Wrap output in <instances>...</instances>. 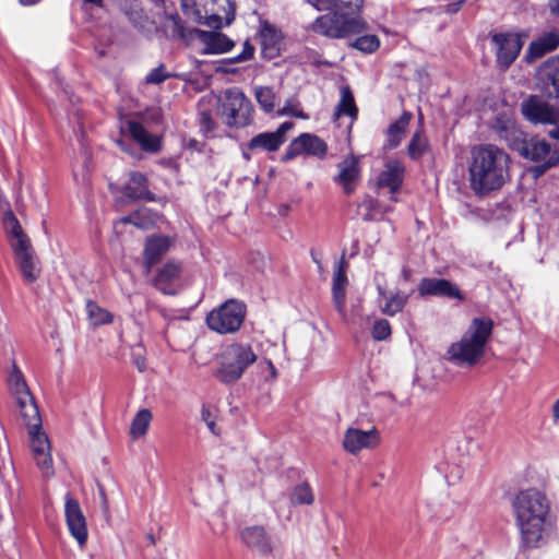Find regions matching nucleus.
Returning <instances> with one entry per match:
<instances>
[{
  "instance_id": "28",
  "label": "nucleus",
  "mask_w": 559,
  "mask_h": 559,
  "mask_svg": "<svg viewBox=\"0 0 559 559\" xmlns=\"http://www.w3.org/2000/svg\"><path fill=\"white\" fill-rule=\"evenodd\" d=\"M558 46L559 33L556 31L547 32L530 44L525 59L528 62L539 59L544 55L554 51Z\"/></svg>"
},
{
  "instance_id": "54",
  "label": "nucleus",
  "mask_w": 559,
  "mask_h": 559,
  "mask_svg": "<svg viewBox=\"0 0 559 559\" xmlns=\"http://www.w3.org/2000/svg\"><path fill=\"white\" fill-rule=\"evenodd\" d=\"M278 114H280L281 116L292 115V116H295V117H301V114H300V112H298V111H296V110H294V109H290V108H288V107H283V108L278 111Z\"/></svg>"
},
{
  "instance_id": "64",
  "label": "nucleus",
  "mask_w": 559,
  "mask_h": 559,
  "mask_svg": "<svg viewBox=\"0 0 559 559\" xmlns=\"http://www.w3.org/2000/svg\"><path fill=\"white\" fill-rule=\"evenodd\" d=\"M249 152H250V151L248 150V147H247L246 150H243V152H242V155H243V157H245L247 160H249V159L251 158V156H250V153H249Z\"/></svg>"
},
{
  "instance_id": "13",
  "label": "nucleus",
  "mask_w": 559,
  "mask_h": 559,
  "mask_svg": "<svg viewBox=\"0 0 559 559\" xmlns=\"http://www.w3.org/2000/svg\"><path fill=\"white\" fill-rule=\"evenodd\" d=\"M318 11H334L344 20H355L359 24V32L366 28L360 17L364 0H306Z\"/></svg>"
},
{
  "instance_id": "5",
  "label": "nucleus",
  "mask_w": 559,
  "mask_h": 559,
  "mask_svg": "<svg viewBox=\"0 0 559 559\" xmlns=\"http://www.w3.org/2000/svg\"><path fill=\"white\" fill-rule=\"evenodd\" d=\"M258 360V355L248 343L234 342L225 345L216 356L215 378L224 384L237 382L246 370Z\"/></svg>"
},
{
  "instance_id": "19",
  "label": "nucleus",
  "mask_w": 559,
  "mask_h": 559,
  "mask_svg": "<svg viewBox=\"0 0 559 559\" xmlns=\"http://www.w3.org/2000/svg\"><path fill=\"white\" fill-rule=\"evenodd\" d=\"M537 83L548 97L559 98V56L543 62L536 73Z\"/></svg>"
},
{
  "instance_id": "16",
  "label": "nucleus",
  "mask_w": 559,
  "mask_h": 559,
  "mask_svg": "<svg viewBox=\"0 0 559 559\" xmlns=\"http://www.w3.org/2000/svg\"><path fill=\"white\" fill-rule=\"evenodd\" d=\"M491 129L513 150L521 145L524 138V132L519 128L514 115L510 110L498 114L491 123Z\"/></svg>"
},
{
  "instance_id": "46",
  "label": "nucleus",
  "mask_w": 559,
  "mask_h": 559,
  "mask_svg": "<svg viewBox=\"0 0 559 559\" xmlns=\"http://www.w3.org/2000/svg\"><path fill=\"white\" fill-rule=\"evenodd\" d=\"M253 53H254L253 46L250 45L248 41H246L243 44L242 51L238 56H236L234 58L225 59V60H223V62L224 63H234V62L247 61L253 57Z\"/></svg>"
},
{
  "instance_id": "4",
  "label": "nucleus",
  "mask_w": 559,
  "mask_h": 559,
  "mask_svg": "<svg viewBox=\"0 0 559 559\" xmlns=\"http://www.w3.org/2000/svg\"><path fill=\"white\" fill-rule=\"evenodd\" d=\"M2 223L14 261L24 281L28 284L34 283L39 277L40 267L31 239L12 211L3 214Z\"/></svg>"
},
{
  "instance_id": "12",
  "label": "nucleus",
  "mask_w": 559,
  "mask_h": 559,
  "mask_svg": "<svg viewBox=\"0 0 559 559\" xmlns=\"http://www.w3.org/2000/svg\"><path fill=\"white\" fill-rule=\"evenodd\" d=\"M26 420L27 425L31 427L29 440L34 460L43 475L45 477H50L53 474L50 443L47 436L39 429L40 418L38 417L36 426L29 423V419Z\"/></svg>"
},
{
  "instance_id": "6",
  "label": "nucleus",
  "mask_w": 559,
  "mask_h": 559,
  "mask_svg": "<svg viewBox=\"0 0 559 559\" xmlns=\"http://www.w3.org/2000/svg\"><path fill=\"white\" fill-rule=\"evenodd\" d=\"M254 108L251 100L238 87L227 88L222 98V116L233 128H246L253 122Z\"/></svg>"
},
{
  "instance_id": "50",
  "label": "nucleus",
  "mask_w": 559,
  "mask_h": 559,
  "mask_svg": "<svg viewBox=\"0 0 559 559\" xmlns=\"http://www.w3.org/2000/svg\"><path fill=\"white\" fill-rule=\"evenodd\" d=\"M556 165H548V163H538V165L532 167L530 171L534 175L535 178L544 175L549 168L555 167Z\"/></svg>"
},
{
  "instance_id": "22",
  "label": "nucleus",
  "mask_w": 559,
  "mask_h": 559,
  "mask_svg": "<svg viewBox=\"0 0 559 559\" xmlns=\"http://www.w3.org/2000/svg\"><path fill=\"white\" fill-rule=\"evenodd\" d=\"M405 167L397 159H390L385 163L384 169L378 177V187L388 188L392 194L391 200L396 202L394 194L400 190L404 180Z\"/></svg>"
},
{
  "instance_id": "3",
  "label": "nucleus",
  "mask_w": 559,
  "mask_h": 559,
  "mask_svg": "<svg viewBox=\"0 0 559 559\" xmlns=\"http://www.w3.org/2000/svg\"><path fill=\"white\" fill-rule=\"evenodd\" d=\"M492 329L490 319L474 318L462 337L449 346L447 358L461 367L477 365L485 355Z\"/></svg>"
},
{
  "instance_id": "34",
  "label": "nucleus",
  "mask_w": 559,
  "mask_h": 559,
  "mask_svg": "<svg viewBox=\"0 0 559 559\" xmlns=\"http://www.w3.org/2000/svg\"><path fill=\"white\" fill-rule=\"evenodd\" d=\"M340 94L341 98L335 108L334 117L337 119L341 116H347L352 121L355 120L357 118L358 109L350 88L348 86H343Z\"/></svg>"
},
{
  "instance_id": "61",
  "label": "nucleus",
  "mask_w": 559,
  "mask_h": 559,
  "mask_svg": "<svg viewBox=\"0 0 559 559\" xmlns=\"http://www.w3.org/2000/svg\"><path fill=\"white\" fill-rule=\"evenodd\" d=\"M167 17H169L170 20H173V21H174V23H175L176 25L178 24V22H179V20H180V19H179V16H178L177 14H173V13L167 14Z\"/></svg>"
},
{
  "instance_id": "35",
  "label": "nucleus",
  "mask_w": 559,
  "mask_h": 559,
  "mask_svg": "<svg viewBox=\"0 0 559 559\" xmlns=\"http://www.w3.org/2000/svg\"><path fill=\"white\" fill-rule=\"evenodd\" d=\"M153 419V414L148 408L140 409L133 417L130 425V436L132 439H139L146 435Z\"/></svg>"
},
{
  "instance_id": "1",
  "label": "nucleus",
  "mask_w": 559,
  "mask_h": 559,
  "mask_svg": "<svg viewBox=\"0 0 559 559\" xmlns=\"http://www.w3.org/2000/svg\"><path fill=\"white\" fill-rule=\"evenodd\" d=\"M512 512L526 547L537 548L548 540L555 520L550 501L544 492L537 489L521 490L512 500Z\"/></svg>"
},
{
  "instance_id": "8",
  "label": "nucleus",
  "mask_w": 559,
  "mask_h": 559,
  "mask_svg": "<svg viewBox=\"0 0 559 559\" xmlns=\"http://www.w3.org/2000/svg\"><path fill=\"white\" fill-rule=\"evenodd\" d=\"M310 29L316 34L329 38H344L349 35L358 34L359 24L355 20H344L334 11L317 17L310 25Z\"/></svg>"
},
{
  "instance_id": "29",
  "label": "nucleus",
  "mask_w": 559,
  "mask_h": 559,
  "mask_svg": "<svg viewBox=\"0 0 559 559\" xmlns=\"http://www.w3.org/2000/svg\"><path fill=\"white\" fill-rule=\"evenodd\" d=\"M418 292L420 296L461 297L459 289L444 278H423Z\"/></svg>"
},
{
  "instance_id": "39",
  "label": "nucleus",
  "mask_w": 559,
  "mask_h": 559,
  "mask_svg": "<svg viewBox=\"0 0 559 559\" xmlns=\"http://www.w3.org/2000/svg\"><path fill=\"white\" fill-rule=\"evenodd\" d=\"M254 96L260 107L265 112H271L275 106V93L266 86H258L254 88Z\"/></svg>"
},
{
  "instance_id": "56",
  "label": "nucleus",
  "mask_w": 559,
  "mask_h": 559,
  "mask_svg": "<svg viewBox=\"0 0 559 559\" xmlns=\"http://www.w3.org/2000/svg\"><path fill=\"white\" fill-rule=\"evenodd\" d=\"M440 472H442L445 476V478L448 480L452 479V478H460V473H457L456 475H452V472H448L445 468H443L442 466L439 467Z\"/></svg>"
},
{
  "instance_id": "40",
  "label": "nucleus",
  "mask_w": 559,
  "mask_h": 559,
  "mask_svg": "<svg viewBox=\"0 0 559 559\" xmlns=\"http://www.w3.org/2000/svg\"><path fill=\"white\" fill-rule=\"evenodd\" d=\"M408 295L403 293H396L392 295L382 307V312L388 316H394L402 311L405 304L407 302Z\"/></svg>"
},
{
  "instance_id": "42",
  "label": "nucleus",
  "mask_w": 559,
  "mask_h": 559,
  "mask_svg": "<svg viewBox=\"0 0 559 559\" xmlns=\"http://www.w3.org/2000/svg\"><path fill=\"white\" fill-rule=\"evenodd\" d=\"M380 46V40L376 35H365L358 37L354 43L353 47L366 52L371 53L376 51Z\"/></svg>"
},
{
  "instance_id": "26",
  "label": "nucleus",
  "mask_w": 559,
  "mask_h": 559,
  "mask_svg": "<svg viewBox=\"0 0 559 559\" xmlns=\"http://www.w3.org/2000/svg\"><path fill=\"white\" fill-rule=\"evenodd\" d=\"M240 538L248 547L261 555H269L272 551L271 537L262 526L245 527L240 532Z\"/></svg>"
},
{
  "instance_id": "25",
  "label": "nucleus",
  "mask_w": 559,
  "mask_h": 559,
  "mask_svg": "<svg viewBox=\"0 0 559 559\" xmlns=\"http://www.w3.org/2000/svg\"><path fill=\"white\" fill-rule=\"evenodd\" d=\"M338 175L335 181L342 186L346 194H350L355 190V185L359 179L358 158L354 155L347 156L337 165Z\"/></svg>"
},
{
  "instance_id": "59",
  "label": "nucleus",
  "mask_w": 559,
  "mask_h": 559,
  "mask_svg": "<svg viewBox=\"0 0 559 559\" xmlns=\"http://www.w3.org/2000/svg\"><path fill=\"white\" fill-rule=\"evenodd\" d=\"M135 365L140 371H143L145 368L144 359H142V358H136Z\"/></svg>"
},
{
  "instance_id": "31",
  "label": "nucleus",
  "mask_w": 559,
  "mask_h": 559,
  "mask_svg": "<svg viewBox=\"0 0 559 559\" xmlns=\"http://www.w3.org/2000/svg\"><path fill=\"white\" fill-rule=\"evenodd\" d=\"M123 194L130 200L147 199L153 200V195L147 189L146 178L143 174L131 173L129 182L123 189Z\"/></svg>"
},
{
  "instance_id": "49",
  "label": "nucleus",
  "mask_w": 559,
  "mask_h": 559,
  "mask_svg": "<svg viewBox=\"0 0 559 559\" xmlns=\"http://www.w3.org/2000/svg\"><path fill=\"white\" fill-rule=\"evenodd\" d=\"M200 123H201V127L206 131V132H210L212 130H214V127H215V122L213 121V119L211 118V116L209 114H205L203 112L200 117Z\"/></svg>"
},
{
  "instance_id": "18",
  "label": "nucleus",
  "mask_w": 559,
  "mask_h": 559,
  "mask_svg": "<svg viewBox=\"0 0 559 559\" xmlns=\"http://www.w3.org/2000/svg\"><path fill=\"white\" fill-rule=\"evenodd\" d=\"M379 442V432L376 428L369 430L347 428L343 438V448L355 455L362 450L376 448Z\"/></svg>"
},
{
  "instance_id": "47",
  "label": "nucleus",
  "mask_w": 559,
  "mask_h": 559,
  "mask_svg": "<svg viewBox=\"0 0 559 559\" xmlns=\"http://www.w3.org/2000/svg\"><path fill=\"white\" fill-rule=\"evenodd\" d=\"M167 76L168 75L165 73L164 68L159 67V68H156V69L152 70L147 74L146 82L147 83L158 84V83H162L163 81H165L167 79Z\"/></svg>"
},
{
  "instance_id": "33",
  "label": "nucleus",
  "mask_w": 559,
  "mask_h": 559,
  "mask_svg": "<svg viewBox=\"0 0 559 559\" xmlns=\"http://www.w3.org/2000/svg\"><path fill=\"white\" fill-rule=\"evenodd\" d=\"M282 145L278 135L274 132H262L253 136L248 143V150L251 152L255 151H267L275 152Z\"/></svg>"
},
{
  "instance_id": "30",
  "label": "nucleus",
  "mask_w": 559,
  "mask_h": 559,
  "mask_svg": "<svg viewBox=\"0 0 559 559\" xmlns=\"http://www.w3.org/2000/svg\"><path fill=\"white\" fill-rule=\"evenodd\" d=\"M171 240L167 236L147 238L144 248V262L151 269L170 248Z\"/></svg>"
},
{
  "instance_id": "17",
  "label": "nucleus",
  "mask_w": 559,
  "mask_h": 559,
  "mask_svg": "<svg viewBox=\"0 0 559 559\" xmlns=\"http://www.w3.org/2000/svg\"><path fill=\"white\" fill-rule=\"evenodd\" d=\"M64 515L70 534L83 546L87 540L86 520L79 502L70 495L66 496Z\"/></svg>"
},
{
  "instance_id": "57",
  "label": "nucleus",
  "mask_w": 559,
  "mask_h": 559,
  "mask_svg": "<svg viewBox=\"0 0 559 559\" xmlns=\"http://www.w3.org/2000/svg\"><path fill=\"white\" fill-rule=\"evenodd\" d=\"M265 366H266V367H267V369L270 370L271 377H272V378H275V377H276V369H275V367L273 366V364H272L270 360H265Z\"/></svg>"
},
{
  "instance_id": "36",
  "label": "nucleus",
  "mask_w": 559,
  "mask_h": 559,
  "mask_svg": "<svg viewBox=\"0 0 559 559\" xmlns=\"http://www.w3.org/2000/svg\"><path fill=\"white\" fill-rule=\"evenodd\" d=\"M156 215L148 209L142 207L134 213L122 217L119 223L132 224L141 229H147L155 224Z\"/></svg>"
},
{
  "instance_id": "58",
  "label": "nucleus",
  "mask_w": 559,
  "mask_h": 559,
  "mask_svg": "<svg viewBox=\"0 0 559 559\" xmlns=\"http://www.w3.org/2000/svg\"><path fill=\"white\" fill-rule=\"evenodd\" d=\"M556 128H554L552 130L549 131V135L555 139V140H558L559 139V123L558 124H555Z\"/></svg>"
},
{
  "instance_id": "45",
  "label": "nucleus",
  "mask_w": 559,
  "mask_h": 559,
  "mask_svg": "<svg viewBox=\"0 0 559 559\" xmlns=\"http://www.w3.org/2000/svg\"><path fill=\"white\" fill-rule=\"evenodd\" d=\"M391 335V325L388 320L379 319L372 326V337L377 341H384Z\"/></svg>"
},
{
  "instance_id": "20",
  "label": "nucleus",
  "mask_w": 559,
  "mask_h": 559,
  "mask_svg": "<svg viewBox=\"0 0 559 559\" xmlns=\"http://www.w3.org/2000/svg\"><path fill=\"white\" fill-rule=\"evenodd\" d=\"M326 145L317 135L304 133L295 139L286 150L285 160H289L300 154H310L314 156H323Z\"/></svg>"
},
{
  "instance_id": "37",
  "label": "nucleus",
  "mask_w": 559,
  "mask_h": 559,
  "mask_svg": "<svg viewBox=\"0 0 559 559\" xmlns=\"http://www.w3.org/2000/svg\"><path fill=\"white\" fill-rule=\"evenodd\" d=\"M290 502L294 506L307 504L310 506L314 501L313 491L308 483H301L295 486L289 496Z\"/></svg>"
},
{
  "instance_id": "23",
  "label": "nucleus",
  "mask_w": 559,
  "mask_h": 559,
  "mask_svg": "<svg viewBox=\"0 0 559 559\" xmlns=\"http://www.w3.org/2000/svg\"><path fill=\"white\" fill-rule=\"evenodd\" d=\"M347 267L348 264L343 254L335 265L332 280L333 304L342 316H345L346 287L348 285Z\"/></svg>"
},
{
  "instance_id": "60",
  "label": "nucleus",
  "mask_w": 559,
  "mask_h": 559,
  "mask_svg": "<svg viewBox=\"0 0 559 559\" xmlns=\"http://www.w3.org/2000/svg\"><path fill=\"white\" fill-rule=\"evenodd\" d=\"M40 0H20L21 4L23 5H34L38 3Z\"/></svg>"
},
{
  "instance_id": "51",
  "label": "nucleus",
  "mask_w": 559,
  "mask_h": 559,
  "mask_svg": "<svg viewBox=\"0 0 559 559\" xmlns=\"http://www.w3.org/2000/svg\"><path fill=\"white\" fill-rule=\"evenodd\" d=\"M73 178L76 183L80 185H86L87 183V177L85 169H82V173L80 174L78 170L73 171Z\"/></svg>"
},
{
  "instance_id": "9",
  "label": "nucleus",
  "mask_w": 559,
  "mask_h": 559,
  "mask_svg": "<svg viewBox=\"0 0 559 559\" xmlns=\"http://www.w3.org/2000/svg\"><path fill=\"white\" fill-rule=\"evenodd\" d=\"M10 390L15 397L21 415L29 423H38V408L24 380L22 372L14 365L8 379Z\"/></svg>"
},
{
  "instance_id": "48",
  "label": "nucleus",
  "mask_w": 559,
  "mask_h": 559,
  "mask_svg": "<svg viewBox=\"0 0 559 559\" xmlns=\"http://www.w3.org/2000/svg\"><path fill=\"white\" fill-rule=\"evenodd\" d=\"M294 127V123L290 121L283 122L276 131H274L275 135H278L281 143L283 144L285 142V133L289 131Z\"/></svg>"
},
{
  "instance_id": "52",
  "label": "nucleus",
  "mask_w": 559,
  "mask_h": 559,
  "mask_svg": "<svg viewBox=\"0 0 559 559\" xmlns=\"http://www.w3.org/2000/svg\"><path fill=\"white\" fill-rule=\"evenodd\" d=\"M463 2H464V0H459L456 2L448 4L447 9H445V12L450 13V14L456 13L457 11H460Z\"/></svg>"
},
{
  "instance_id": "24",
  "label": "nucleus",
  "mask_w": 559,
  "mask_h": 559,
  "mask_svg": "<svg viewBox=\"0 0 559 559\" xmlns=\"http://www.w3.org/2000/svg\"><path fill=\"white\" fill-rule=\"evenodd\" d=\"M181 265L177 262H167L154 278L155 287L166 295H175L180 278Z\"/></svg>"
},
{
  "instance_id": "11",
  "label": "nucleus",
  "mask_w": 559,
  "mask_h": 559,
  "mask_svg": "<svg viewBox=\"0 0 559 559\" xmlns=\"http://www.w3.org/2000/svg\"><path fill=\"white\" fill-rule=\"evenodd\" d=\"M496 49V61L501 69H508L520 55L524 37L518 33H497L491 36Z\"/></svg>"
},
{
  "instance_id": "7",
  "label": "nucleus",
  "mask_w": 559,
  "mask_h": 559,
  "mask_svg": "<svg viewBox=\"0 0 559 559\" xmlns=\"http://www.w3.org/2000/svg\"><path fill=\"white\" fill-rule=\"evenodd\" d=\"M246 316L243 304L234 299L226 301L206 317L207 326L221 334L234 333L239 330Z\"/></svg>"
},
{
  "instance_id": "44",
  "label": "nucleus",
  "mask_w": 559,
  "mask_h": 559,
  "mask_svg": "<svg viewBox=\"0 0 559 559\" xmlns=\"http://www.w3.org/2000/svg\"><path fill=\"white\" fill-rule=\"evenodd\" d=\"M201 419L205 423L206 427L213 435H219V429L216 426V412L214 408L205 404L202 405Z\"/></svg>"
},
{
  "instance_id": "55",
  "label": "nucleus",
  "mask_w": 559,
  "mask_h": 559,
  "mask_svg": "<svg viewBox=\"0 0 559 559\" xmlns=\"http://www.w3.org/2000/svg\"><path fill=\"white\" fill-rule=\"evenodd\" d=\"M552 418L554 421H559V399L552 405Z\"/></svg>"
},
{
  "instance_id": "21",
  "label": "nucleus",
  "mask_w": 559,
  "mask_h": 559,
  "mask_svg": "<svg viewBox=\"0 0 559 559\" xmlns=\"http://www.w3.org/2000/svg\"><path fill=\"white\" fill-rule=\"evenodd\" d=\"M205 10L209 19H205L203 25L214 29L229 25L235 17V5L230 0H215L210 2Z\"/></svg>"
},
{
  "instance_id": "15",
  "label": "nucleus",
  "mask_w": 559,
  "mask_h": 559,
  "mask_svg": "<svg viewBox=\"0 0 559 559\" xmlns=\"http://www.w3.org/2000/svg\"><path fill=\"white\" fill-rule=\"evenodd\" d=\"M193 38L199 46L198 50L202 55H221L228 52L235 46V43L225 34L216 31L195 29Z\"/></svg>"
},
{
  "instance_id": "32",
  "label": "nucleus",
  "mask_w": 559,
  "mask_h": 559,
  "mask_svg": "<svg viewBox=\"0 0 559 559\" xmlns=\"http://www.w3.org/2000/svg\"><path fill=\"white\" fill-rule=\"evenodd\" d=\"M412 115L404 112L396 121L392 122L386 129L385 147H397L403 139L406 128L409 124Z\"/></svg>"
},
{
  "instance_id": "53",
  "label": "nucleus",
  "mask_w": 559,
  "mask_h": 559,
  "mask_svg": "<svg viewBox=\"0 0 559 559\" xmlns=\"http://www.w3.org/2000/svg\"><path fill=\"white\" fill-rule=\"evenodd\" d=\"M548 8L554 16L559 17V0H549Z\"/></svg>"
},
{
  "instance_id": "14",
  "label": "nucleus",
  "mask_w": 559,
  "mask_h": 559,
  "mask_svg": "<svg viewBox=\"0 0 559 559\" xmlns=\"http://www.w3.org/2000/svg\"><path fill=\"white\" fill-rule=\"evenodd\" d=\"M515 150L519 151L524 158L535 163H548V165L559 164V150L551 146L543 139L532 138L525 140L524 136L521 145Z\"/></svg>"
},
{
  "instance_id": "38",
  "label": "nucleus",
  "mask_w": 559,
  "mask_h": 559,
  "mask_svg": "<svg viewBox=\"0 0 559 559\" xmlns=\"http://www.w3.org/2000/svg\"><path fill=\"white\" fill-rule=\"evenodd\" d=\"M86 310L88 319L94 325L106 324L112 321V314L93 301L86 302Z\"/></svg>"
},
{
  "instance_id": "10",
  "label": "nucleus",
  "mask_w": 559,
  "mask_h": 559,
  "mask_svg": "<svg viewBox=\"0 0 559 559\" xmlns=\"http://www.w3.org/2000/svg\"><path fill=\"white\" fill-rule=\"evenodd\" d=\"M521 112L526 120L535 124H558V106L544 100L537 95H531L521 104Z\"/></svg>"
},
{
  "instance_id": "62",
  "label": "nucleus",
  "mask_w": 559,
  "mask_h": 559,
  "mask_svg": "<svg viewBox=\"0 0 559 559\" xmlns=\"http://www.w3.org/2000/svg\"><path fill=\"white\" fill-rule=\"evenodd\" d=\"M217 70L224 72V73H234V69L227 68V67H218Z\"/></svg>"
},
{
  "instance_id": "41",
  "label": "nucleus",
  "mask_w": 559,
  "mask_h": 559,
  "mask_svg": "<svg viewBox=\"0 0 559 559\" xmlns=\"http://www.w3.org/2000/svg\"><path fill=\"white\" fill-rule=\"evenodd\" d=\"M427 146L426 138H424L420 132H416L407 146V153L412 159H418L426 152Z\"/></svg>"
},
{
  "instance_id": "43",
  "label": "nucleus",
  "mask_w": 559,
  "mask_h": 559,
  "mask_svg": "<svg viewBox=\"0 0 559 559\" xmlns=\"http://www.w3.org/2000/svg\"><path fill=\"white\" fill-rule=\"evenodd\" d=\"M260 36L264 47H274L281 39L280 32L267 23L262 25Z\"/></svg>"
},
{
  "instance_id": "2",
  "label": "nucleus",
  "mask_w": 559,
  "mask_h": 559,
  "mask_svg": "<svg viewBox=\"0 0 559 559\" xmlns=\"http://www.w3.org/2000/svg\"><path fill=\"white\" fill-rule=\"evenodd\" d=\"M510 156L493 144L473 147L468 164L469 187L476 195L501 189L510 179Z\"/></svg>"
},
{
  "instance_id": "63",
  "label": "nucleus",
  "mask_w": 559,
  "mask_h": 559,
  "mask_svg": "<svg viewBox=\"0 0 559 559\" xmlns=\"http://www.w3.org/2000/svg\"><path fill=\"white\" fill-rule=\"evenodd\" d=\"M86 3H92L102 7L103 0H84Z\"/></svg>"
},
{
  "instance_id": "27",
  "label": "nucleus",
  "mask_w": 559,
  "mask_h": 559,
  "mask_svg": "<svg viewBox=\"0 0 559 559\" xmlns=\"http://www.w3.org/2000/svg\"><path fill=\"white\" fill-rule=\"evenodd\" d=\"M121 128L123 131L130 133V135L141 145L143 150L150 152H156L159 150V138L147 132L138 121L127 120Z\"/></svg>"
}]
</instances>
